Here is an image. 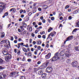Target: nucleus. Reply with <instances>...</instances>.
<instances>
[{
    "mask_svg": "<svg viewBox=\"0 0 79 79\" xmlns=\"http://www.w3.org/2000/svg\"><path fill=\"white\" fill-rule=\"evenodd\" d=\"M73 36H70L68 37L67 38H66V40L65 42H67V41H69V40H71L73 38Z\"/></svg>",
    "mask_w": 79,
    "mask_h": 79,
    "instance_id": "nucleus-7",
    "label": "nucleus"
},
{
    "mask_svg": "<svg viewBox=\"0 0 79 79\" xmlns=\"http://www.w3.org/2000/svg\"><path fill=\"white\" fill-rule=\"evenodd\" d=\"M42 27L41 26H40L39 27V28H37V30H38V31H40V29H42Z\"/></svg>",
    "mask_w": 79,
    "mask_h": 79,
    "instance_id": "nucleus-26",
    "label": "nucleus"
},
{
    "mask_svg": "<svg viewBox=\"0 0 79 79\" xmlns=\"http://www.w3.org/2000/svg\"><path fill=\"white\" fill-rule=\"evenodd\" d=\"M38 49L39 50H40V46L38 47Z\"/></svg>",
    "mask_w": 79,
    "mask_h": 79,
    "instance_id": "nucleus-59",
    "label": "nucleus"
},
{
    "mask_svg": "<svg viewBox=\"0 0 79 79\" xmlns=\"http://www.w3.org/2000/svg\"><path fill=\"white\" fill-rule=\"evenodd\" d=\"M38 43L39 45H40V44H42V42L41 41H39L38 42Z\"/></svg>",
    "mask_w": 79,
    "mask_h": 79,
    "instance_id": "nucleus-42",
    "label": "nucleus"
},
{
    "mask_svg": "<svg viewBox=\"0 0 79 79\" xmlns=\"http://www.w3.org/2000/svg\"><path fill=\"white\" fill-rule=\"evenodd\" d=\"M38 25H39V26H41V25H42V23L39 22L38 23Z\"/></svg>",
    "mask_w": 79,
    "mask_h": 79,
    "instance_id": "nucleus-49",
    "label": "nucleus"
},
{
    "mask_svg": "<svg viewBox=\"0 0 79 79\" xmlns=\"http://www.w3.org/2000/svg\"><path fill=\"white\" fill-rule=\"evenodd\" d=\"M14 42L15 44H16L18 42V41L16 40H15L14 41Z\"/></svg>",
    "mask_w": 79,
    "mask_h": 79,
    "instance_id": "nucleus-54",
    "label": "nucleus"
},
{
    "mask_svg": "<svg viewBox=\"0 0 79 79\" xmlns=\"http://www.w3.org/2000/svg\"><path fill=\"white\" fill-rule=\"evenodd\" d=\"M60 56H64V52L63 51H62L60 53Z\"/></svg>",
    "mask_w": 79,
    "mask_h": 79,
    "instance_id": "nucleus-13",
    "label": "nucleus"
},
{
    "mask_svg": "<svg viewBox=\"0 0 79 79\" xmlns=\"http://www.w3.org/2000/svg\"><path fill=\"white\" fill-rule=\"evenodd\" d=\"M48 22L49 23H51V20H50V19H48Z\"/></svg>",
    "mask_w": 79,
    "mask_h": 79,
    "instance_id": "nucleus-48",
    "label": "nucleus"
},
{
    "mask_svg": "<svg viewBox=\"0 0 79 79\" xmlns=\"http://www.w3.org/2000/svg\"><path fill=\"white\" fill-rule=\"evenodd\" d=\"M11 55L10 54H8L5 57V59L6 62H8L11 59Z\"/></svg>",
    "mask_w": 79,
    "mask_h": 79,
    "instance_id": "nucleus-3",
    "label": "nucleus"
},
{
    "mask_svg": "<svg viewBox=\"0 0 79 79\" xmlns=\"http://www.w3.org/2000/svg\"><path fill=\"white\" fill-rule=\"evenodd\" d=\"M50 56H51V53H49L45 56V58L46 59H49L50 58Z\"/></svg>",
    "mask_w": 79,
    "mask_h": 79,
    "instance_id": "nucleus-8",
    "label": "nucleus"
},
{
    "mask_svg": "<svg viewBox=\"0 0 79 79\" xmlns=\"http://www.w3.org/2000/svg\"><path fill=\"white\" fill-rule=\"evenodd\" d=\"M29 25H28L27 27V30H29V31L30 32H32V27H29Z\"/></svg>",
    "mask_w": 79,
    "mask_h": 79,
    "instance_id": "nucleus-10",
    "label": "nucleus"
},
{
    "mask_svg": "<svg viewBox=\"0 0 79 79\" xmlns=\"http://www.w3.org/2000/svg\"><path fill=\"white\" fill-rule=\"evenodd\" d=\"M36 43V42H35V41H33V45H35V44Z\"/></svg>",
    "mask_w": 79,
    "mask_h": 79,
    "instance_id": "nucleus-61",
    "label": "nucleus"
},
{
    "mask_svg": "<svg viewBox=\"0 0 79 79\" xmlns=\"http://www.w3.org/2000/svg\"><path fill=\"white\" fill-rule=\"evenodd\" d=\"M42 73H43V72L42 70L38 72V74L40 75H41V74H42Z\"/></svg>",
    "mask_w": 79,
    "mask_h": 79,
    "instance_id": "nucleus-17",
    "label": "nucleus"
},
{
    "mask_svg": "<svg viewBox=\"0 0 79 79\" xmlns=\"http://www.w3.org/2000/svg\"><path fill=\"white\" fill-rule=\"evenodd\" d=\"M76 31H77V29H75L73 30L72 32V34H74V32H76Z\"/></svg>",
    "mask_w": 79,
    "mask_h": 79,
    "instance_id": "nucleus-22",
    "label": "nucleus"
},
{
    "mask_svg": "<svg viewBox=\"0 0 79 79\" xmlns=\"http://www.w3.org/2000/svg\"><path fill=\"white\" fill-rule=\"evenodd\" d=\"M4 15L6 16H8V12H6L4 14Z\"/></svg>",
    "mask_w": 79,
    "mask_h": 79,
    "instance_id": "nucleus-36",
    "label": "nucleus"
},
{
    "mask_svg": "<svg viewBox=\"0 0 79 79\" xmlns=\"http://www.w3.org/2000/svg\"><path fill=\"white\" fill-rule=\"evenodd\" d=\"M28 62H31V59H29L27 60Z\"/></svg>",
    "mask_w": 79,
    "mask_h": 79,
    "instance_id": "nucleus-41",
    "label": "nucleus"
},
{
    "mask_svg": "<svg viewBox=\"0 0 79 79\" xmlns=\"http://www.w3.org/2000/svg\"><path fill=\"white\" fill-rule=\"evenodd\" d=\"M47 74L46 73H44L41 76V77H42V78L45 79V78L46 77V76H47Z\"/></svg>",
    "mask_w": 79,
    "mask_h": 79,
    "instance_id": "nucleus-11",
    "label": "nucleus"
},
{
    "mask_svg": "<svg viewBox=\"0 0 79 79\" xmlns=\"http://www.w3.org/2000/svg\"><path fill=\"white\" fill-rule=\"evenodd\" d=\"M49 63H50V60H47V61L46 64L44 65L45 68H47V65H48Z\"/></svg>",
    "mask_w": 79,
    "mask_h": 79,
    "instance_id": "nucleus-12",
    "label": "nucleus"
},
{
    "mask_svg": "<svg viewBox=\"0 0 79 79\" xmlns=\"http://www.w3.org/2000/svg\"><path fill=\"white\" fill-rule=\"evenodd\" d=\"M13 11H14V12H15V11H16V9H15V8H13Z\"/></svg>",
    "mask_w": 79,
    "mask_h": 79,
    "instance_id": "nucleus-60",
    "label": "nucleus"
},
{
    "mask_svg": "<svg viewBox=\"0 0 79 79\" xmlns=\"http://www.w3.org/2000/svg\"><path fill=\"white\" fill-rule=\"evenodd\" d=\"M5 8V4L0 2V13L3 11L4 9Z\"/></svg>",
    "mask_w": 79,
    "mask_h": 79,
    "instance_id": "nucleus-2",
    "label": "nucleus"
},
{
    "mask_svg": "<svg viewBox=\"0 0 79 79\" xmlns=\"http://www.w3.org/2000/svg\"><path fill=\"white\" fill-rule=\"evenodd\" d=\"M21 53V51H20V50H19V51L17 52V54L18 55H19Z\"/></svg>",
    "mask_w": 79,
    "mask_h": 79,
    "instance_id": "nucleus-27",
    "label": "nucleus"
},
{
    "mask_svg": "<svg viewBox=\"0 0 79 79\" xmlns=\"http://www.w3.org/2000/svg\"><path fill=\"white\" fill-rule=\"evenodd\" d=\"M24 15H21V18H24Z\"/></svg>",
    "mask_w": 79,
    "mask_h": 79,
    "instance_id": "nucleus-55",
    "label": "nucleus"
},
{
    "mask_svg": "<svg viewBox=\"0 0 79 79\" xmlns=\"http://www.w3.org/2000/svg\"><path fill=\"white\" fill-rule=\"evenodd\" d=\"M69 6L68 5H67L65 7V9H68V8H69Z\"/></svg>",
    "mask_w": 79,
    "mask_h": 79,
    "instance_id": "nucleus-35",
    "label": "nucleus"
},
{
    "mask_svg": "<svg viewBox=\"0 0 79 79\" xmlns=\"http://www.w3.org/2000/svg\"><path fill=\"white\" fill-rule=\"evenodd\" d=\"M29 17H27L26 19V21H29Z\"/></svg>",
    "mask_w": 79,
    "mask_h": 79,
    "instance_id": "nucleus-29",
    "label": "nucleus"
},
{
    "mask_svg": "<svg viewBox=\"0 0 79 79\" xmlns=\"http://www.w3.org/2000/svg\"><path fill=\"white\" fill-rule=\"evenodd\" d=\"M45 19H43L42 20V22L43 23H45Z\"/></svg>",
    "mask_w": 79,
    "mask_h": 79,
    "instance_id": "nucleus-44",
    "label": "nucleus"
},
{
    "mask_svg": "<svg viewBox=\"0 0 79 79\" xmlns=\"http://www.w3.org/2000/svg\"><path fill=\"white\" fill-rule=\"evenodd\" d=\"M50 35H51L52 37H53V35H54V33H53V32H52L50 33Z\"/></svg>",
    "mask_w": 79,
    "mask_h": 79,
    "instance_id": "nucleus-37",
    "label": "nucleus"
},
{
    "mask_svg": "<svg viewBox=\"0 0 79 79\" xmlns=\"http://www.w3.org/2000/svg\"><path fill=\"white\" fill-rule=\"evenodd\" d=\"M32 39H30L29 40V42L30 44H32Z\"/></svg>",
    "mask_w": 79,
    "mask_h": 79,
    "instance_id": "nucleus-40",
    "label": "nucleus"
},
{
    "mask_svg": "<svg viewBox=\"0 0 79 79\" xmlns=\"http://www.w3.org/2000/svg\"><path fill=\"white\" fill-rule=\"evenodd\" d=\"M40 19H41V20H43V19H44V17H43V16H41L40 17Z\"/></svg>",
    "mask_w": 79,
    "mask_h": 79,
    "instance_id": "nucleus-51",
    "label": "nucleus"
},
{
    "mask_svg": "<svg viewBox=\"0 0 79 79\" xmlns=\"http://www.w3.org/2000/svg\"><path fill=\"white\" fill-rule=\"evenodd\" d=\"M24 45V43H19V44H18V45H22L23 46Z\"/></svg>",
    "mask_w": 79,
    "mask_h": 79,
    "instance_id": "nucleus-25",
    "label": "nucleus"
},
{
    "mask_svg": "<svg viewBox=\"0 0 79 79\" xmlns=\"http://www.w3.org/2000/svg\"><path fill=\"white\" fill-rule=\"evenodd\" d=\"M23 26L24 27H26L27 26V25L26 23H23Z\"/></svg>",
    "mask_w": 79,
    "mask_h": 79,
    "instance_id": "nucleus-31",
    "label": "nucleus"
},
{
    "mask_svg": "<svg viewBox=\"0 0 79 79\" xmlns=\"http://www.w3.org/2000/svg\"><path fill=\"white\" fill-rule=\"evenodd\" d=\"M53 71V68L51 67H48L46 69V71L48 73H51Z\"/></svg>",
    "mask_w": 79,
    "mask_h": 79,
    "instance_id": "nucleus-4",
    "label": "nucleus"
},
{
    "mask_svg": "<svg viewBox=\"0 0 79 79\" xmlns=\"http://www.w3.org/2000/svg\"><path fill=\"white\" fill-rule=\"evenodd\" d=\"M31 36L33 37H34V36H35V35H34V33H33L31 34Z\"/></svg>",
    "mask_w": 79,
    "mask_h": 79,
    "instance_id": "nucleus-56",
    "label": "nucleus"
},
{
    "mask_svg": "<svg viewBox=\"0 0 79 79\" xmlns=\"http://www.w3.org/2000/svg\"><path fill=\"white\" fill-rule=\"evenodd\" d=\"M11 40L12 41L13 40V37L12 36L11 37Z\"/></svg>",
    "mask_w": 79,
    "mask_h": 79,
    "instance_id": "nucleus-58",
    "label": "nucleus"
},
{
    "mask_svg": "<svg viewBox=\"0 0 79 79\" xmlns=\"http://www.w3.org/2000/svg\"><path fill=\"white\" fill-rule=\"evenodd\" d=\"M76 27H79V22H78L77 23H76Z\"/></svg>",
    "mask_w": 79,
    "mask_h": 79,
    "instance_id": "nucleus-24",
    "label": "nucleus"
},
{
    "mask_svg": "<svg viewBox=\"0 0 79 79\" xmlns=\"http://www.w3.org/2000/svg\"><path fill=\"white\" fill-rule=\"evenodd\" d=\"M69 20H71V19H72V16H70L69 17Z\"/></svg>",
    "mask_w": 79,
    "mask_h": 79,
    "instance_id": "nucleus-39",
    "label": "nucleus"
},
{
    "mask_svg": "<svg viewBox=\"0 0 79 79\" xmlns=\"http://www.w3.org/2000/svg\"><path fill=\"white\" fill-rule=\"evenodd\" d=\"M19 42H20V41H22V39L21 38H19L18 39Z\"/></svg>",
    "mask_w": 79,
    "mask_h": 79,
    "instance_id": "nucleus-45",
    "label": "nucleus"
},
{
    "mask_svg": "<svg viewBox=\"0 0 79 79\" xmlns=\"http://www.w3.org/2000/svg\"><path fill=\"white\" fill-rule=\"evenodd\" d=\"M26 31H24L22 34L23 35H26Z\"/></svg>",
    "mask_w": 79,
    "mask_h": 79,
    "instance_id": "nucleus-23",
    "label": "nucleus"
},
{
    "mask_svg": "<svg viewBox=\"0 0 79 79\" xmlns=\"http://www.w3.org/2000/svg\"><path fill=\"white\" fill-rule=\"evenodd\" d=\"M66 61L67 63H71V60L69 59L67 60Z\"/></svg>",
    "mask_w": 79,
    "mask_h": 79,
    "instance_id": "nucleus-21",
    "label": "nucleus"
},
{
    "mask_svg": "<svg viewBox=\"0 0 79 79\" xmlns=\"http://www.w3.org/2000/svg\"><path fill=\"white\" fill-rule=\"evenodd\" d=\"M51 20L53 21V20H54V19H55V18H54V17H52L51 18Z\"/></svg>",
    "mask_w": 79,
    "mask_h": 79,
    "instance_id": "nucleus-46",
    "label": "nucleus"
},
{
    "mask_svg": "<svg viewBox=\"0 0 79 79\" xmlns=\"http://www.w3.org/2000/svg\"><path fill=\"white\" fill-rule=\"evenodd\" d=\"M50 28H49L48 29V32H50V31H52V30H53V28L52 27H49Z\"/></svg>",
    "mask_w": 79,
    "mask_h": 79,
    "instance_id": "nucleus-18",
    "label": "nucleus"
},
{
    "mask_svg": "<svg viewBox=\"0 0 79 79\" xmlns=\"http://www.w3.org/2000/svg\"><path fill=\"white\" fill-rule=\"evenodd\" d=\"M28 56H32V54L31 52H29L28 54Z\"/></svg>",
    "mask_w": 79,
    "mask_h": 79,
    "instance_id": "nucleus-28",
    "label": "nucleus"
},
{
    "mask_svg": "<svg viewBox=\"0 0 79 79\" xmlns=\"http://www.w3.org/2000/svg\"><path fill=\"white\" fill-rule=\"evenodd\" d=\"M4 69L3 67H2V66H0V69Z\"/></svg>",
    "mask_w": 79,
    "mask_h": 79,
    "instance_id": "nucleus-52",
    "label": "nucleus"
},
{
    "mask_svg": "<svg viewBox=\"0 0 79 79\" xmlns=\"http://www.w3.org/2000/svg\"><path fill=\"white\" fill-rule=\"evenodd\" d=\"M75 50L76 51H78V52H79V46L78 47H75Z\"/></svg>",
    "mask_w": 79,
    "mask_h": 79,
    "instance_id": "nucleus-14",
    "label": "nucleus"
},
{
    "mask_svg": "<svg viewBox=\"0 0 79 79\" xmlns=\"http://www.w3.org/2000/svg\"><path fill=\"white\" fill-rule=\"evenodd\" d=\"M65 56H67V57L70 56V54H65Z\"/></svg>",
    "mask_w": 79,
    "mask_h": 79,
    "instance_id": "nucleus-30",
    "label": "nucleus"
},
{
    "mask_svg": "<svg viewBox=\"0 0 79 79\" xmlns=\"http://www.w3.org/2000/svg\"><path fill=\"white\" fill-rule=\"evenodd\" d=\"M5 37V33L3 32L2 34V35L1 36V38H3V37Z\"/></svg>",
    "mask_w": 79,
    "mask_h": 79,
    "instance_id": "nucleus-19",
    "label": "nucleus"
},
{
    "mask_svg": "<svg viewBox=\"0 0 79 79\" xmlns=\"http://www.w3.org/2000/svg\"><path fill=\"white\" fill-rule=\"evenodd\" d=\"M0 64H3V60L1 58H0Z\"/></svg>",
    "mask_w": 79,
    "mask_h": 79,
    "instance_id": "nucleus-16",
    "label": "nucleus"
},
{
    "mask_svg": "<svg viewBox=\"0 0 79 79\" xmlns=\"http://www.w3.org/2000/svg\"><path fill=\"white\" fill-rule=\"evenodd\" d=\"M77 12H78V11L75 10L73 12V14H76Z\"/></svg>",
    "mask_w": 79,
    "mask_h": 79,
    "instance_id": "nucleus-32",
    "label": "nucleus"
},
{
    "mask_svg": "<svg viewBox=\"0 0 79 79\" xmlns=\"http://www.w3.org/2000/svg\"><path fill=\"white\" fill-rule=\"evenodd\" d=\"M45 35H43V39H45Z\"/></svg>",
    "mask_w": 79,
    "mask_h": 79,
    "instance_id": "nucleus-64",
    "label": "nucleus"
},
{
    "mask_svg": "<svg viewBox=\"0 0 79 79\" xmlns=\"http://www.w3.org/2000/svg\"><path fill=\"white\" fill-rule=\"evenodd\" d=\"M36 24V23L35 22H33V25H35Z\"/></svg>",
    "mask_w": 79,
    "mask_h": 79,
    "instance_id": "nucleus-62",
    "label": "nucleus"
},
{
    "mask_svg": "<svg viewBox=\"0 0 79 79\" xmlns=\"http://www.w3.org/2000/svg\"><path fill=\"white\" fill-rule=\"evenodd\" d=\"M15 72L11 73L10 74V77H12L13 75H15Z\"/></svg>",
    "mask_w": 79,
    "mask_h": 79,
    "instance_id": "nucleus-15",
    "label": "nucleus"
},
{
    "mask_svg": "<svg viewBox=\"0 0 79 79\" xmlns=\"http://www.w3.org/2000/svg\"><path fill=\"white\" fill-rule=\"evenodd\" d=\"M63 27V25H62V24H60L59 25V27Z\"/></svg>",
    "mask_w": 79,
    "mask_h": 79,
    "instance_id": "nucleus-57",
    "label": "nucleus"
},
{
    "mask_svg": "<svg viewBox=\"0 0 79 79\" xmlns=\"http://www.w3.org/2000/svg\"><path fill=\"white\" fill-rule=\"evenodd\" d=\"M23 50L24 52H26V49H25V48H24L22 49Z\"/></svg>",
    "mask_w": 79,
    "mask_h": 79,
    "instance_id": "nucleus-34",
    "label": "nucleus"
},
{
    "mask_svg": "<svg viewBox=\"0 0 79 79\" xmlns=\"http://www.w3.org/2000/svg\"><path fill=\"white\" fill-rule=\"evenodd\" d=\"M60 59V56L58 55V53L56 52L54 56L52 58V61H55L56 60Z\"/></svg>",
    "mask_w": 79,
    "mask_h": 79,
    "instance_id": "nucleus-1",
    "label": "nucleus"
},
{
    "mask_svg": "<svg viewBox=\"0 0 79 79\" xmlns=\"http://www.w3.org/2000/svg\"><path fill=\"white\" fill-rule=\"evenodd\" d=\"M20 13V14H21V13H23V10H20L19 11Z\"/></svg>",
    "mask_w": 79,
    "mask_h": 79,
    "instance_id": "nucleus-43",
    "label": "nucleus"
},
{
    "mask_svg": "<svg viewBox=\"0 0 79 79\" xmlns=\"http://www.w3.org/2000/svg\"><path fill=\"white\" fill-rule=\"evenodd\" d=\"M2 53L4 55H10L8 53V51L7 50H4L2 51Z\"/></svg>",
    "mask_w": 79,
    "mask_h": 79,
    "instance_id": "nucleus-6",
    "label": "nucleus"
},
{
    "mask_svg": "<svg viewBox=\"0 0 79 79\" xmlns=\"http://www.w3.org/2000/svg\"><path fill=\"white\" fill-rule=\"evenodd\" d=\"M3 79V77H2V75H0V79Z\"/></svg>",
    "mask_w": 79,
    "mask_h": 79,
    "instance_id": "nucleus-63",
    "label": "nucleus"
},
{
    "mask_svg": "<svg viewBox=\"0 0 79 79\" xmlns=\"http://www.w3.org/2000/svg\"><path fill=\"white\" fill-rule=\"evenodd\" d=\"M38 38H41V35H38Z\"/></svg>",
    "mask_w": 79,
    "mask_h": 79,
    "instance_id": "nucleus-50",
    "label": "nucleus"
},
{
    "mask_svg": "<svg viewBox=\"0 0 79 79\" xmlns=\"http://www.w3.org/2000/svg\"><path fill=\"white\" fill-rule=\"evenodd\" d=\"M77 61H74L72 63V65L73 67H76L77 66Z\"/></svg>",
    "mask_w": 79,
    "mask_h": 79,
    "instance_id": "nucleus-5",
    "label": "nucleus"
},
{
    "mask_svg": "<svg viewBox=\"0 0 79 79\" xmlns=\"http://www.w3.org/2000/svg\"><path fill=\"white\" fill-rule=\"evenodd\" d=\"M59 17L60 16H61L62 15V13L61 12H60L59 14Z\"/></svg>",
    "mask_w": 79,
    "mask_h": 79,
    "instance_id": "nucleus-53",
    "label": "nucleus"
},
{
    "mask_svg": "<svg viewBox=\"0 0 79 79\" xmlns=\"http://www.w3.org/2000/svg\"><path fill=\"white\" fill-rule=\"evenodd\" d=\"M2 75H3V77L4 78H5V77H6V75L5 74H2Z\"/></svg>",
    "mask_w": 79,
    "mask_h": 79,
    "instance_id": "nucleus-33",
    "label": "nucleus"
},
{
    "mask_svg": "<svg viewBox=\"0 0 79 79\" xmlns=\"http://www.w3.org/2000/svg\"><path fill=\"white\" fill-rule=\"evenodd\" d=\"M38 10L40 11H42V9H41L40 8H39Z\"/></svg>",
    "mask_w": 79,
    "mask_h": 79,
    "instance_id": "nucleus-47",
    "label": "nucleus"
},
{
    "mask_svg": "<svg viewBox=\"0 0 79 79\" xmlns=\"http://www.w3.org/2000/svg\"><path fill=\"white\" fill-rule=\"evenodd\" d=\"M9 42V44H10V41H8V40H3L1 41V43L2 44H4V43H6V42Z\"/></svg>",
    "mask_w": 79,
    "mask_h": 79,
    "instance_id": "nucleus-9",
    "label": "nucleus"
},
{
    "mask_svg": "<svg viewBox=\"0 0 79 79\" xmlns=\"http://www.w3.org/2000/svg\"><path fill=\"white\" fill-rule=\"evenodd\" d=\"M20 79H26V77L24 76H21L20 77Z\"/></svg>",
    "mask_w": 79,
    "mask_h": 79,
    "instance_id": "nucleus-20",
    "label": "nucleus"
},
{
    "mask_svg": "<svg viewBox=\"0 0 79 79\" xmlns=\"http://www.w3.org/2000/svg\"><path fill=\"white\" fill-rule=\"evenodd\" d=\"M41 63V61H39L37 62V64H40Z\"/></svg>",
    "mask_w": 79,
    "mask_h": 79,
    "instance_id": "nucleus-38",
    "label": "nucleus"
}]
</instances>
